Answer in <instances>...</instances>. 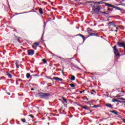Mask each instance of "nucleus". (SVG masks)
Here are the masks:
<instances>
[{"label": "nucleus", "instance_id": "nucleus-29", "mask_svg": "<svg viewBox=\"0 0 125 125\" xmlns=\"http://www.w3.org/2000/svg\"><path fill=\"white\" fill-rule=\"evenodd\" d=\"M21 121L23 123H26V119H21Z\"/></svg>", "mask_w": 125, "mask_h": 125}, {"label": "nucleus", "instance_id": "nucleus-62", "mask_svg": "<svg viewBox=\"0 0 125 125\" xmlns=\"http://www.w3.org/2000/svg\"><path fill=\"white\" fill-rule=\"evenodd\" d=\"M90 31H92V30L90 29Z\"/></svg>", "mask_w": 125, "mask_h": 125}, {"label": "nucleus", "instance_id": "nucleus-61", "mask_svg": "<svg viewBox=\"0 0 125 125\" xmlns=\"http://www.w3.org/2000/svg\"><path fill=\"white\" fill-rule=\"evenodd\" d=\"M115 36H117V34H115Z\"/></svg>", "mask_w": 125, "mask_h": 125}, {"label": "nucleus", "instance_id": "nucleus-49", "mask_svg": "<svg viewBox=\"0 0 125 125\" xmlns=\"http://www.w3.org/2000/svg\"><path fill=\"white\" fill-rule=\"evenodd\" d=\"M91 94H94V92H92L91 93Z\"/></svg>", "mask_w": 125, "mask_h": 125}, {"label": "nucleus", "instance_id": "nucleus-20", "mask_svg": "<svg viewBox=\"0 0 125 125\" xmlns=\"http://www.w3.org/2000/svg\"><path fill=\"white\" fill-rule=\"evenodd\" d=\"M92 36H96L95 33H89V37H91Z\"/></svg>", "mask_w": 125, "mask_h": 125}, {"label": "nucleus", "instance_id": "nucleus-31", "mask_svg": "<svg viewBox=\"0 0 125 125\" xmlns=\"http://www.w3.org/2000/svg\"><path fill=\"white\" fill-rule=\"evenodd\" d=\"M118 99H120V100H123L124 101H125V99L124 98H118Z\"/></svg>", "mask_w": 125, "mask_h": 125}, {"label": "nucleus", "instance_id": "nucleus-30", "mask_svg": "<svg viewBox=\"0 0 125 125\" xmlns=\"http://www.w3.org/2000/svg\"><path fill=\"white\" fill-rule=\"evenodd\" d=\"M98 107H99V105H94L93 106H92V108H98Z\"/></svg>", "mask_w": 125, "mask_h": 125}, {"label": "nucleus", "instance_id": "nucleus-5", "mask_svg": "<svg viewBox=\"0 0 125 125\" xmlns=\"http://www.w3.org/2000/svg\"><path fill=\"white\" fill-rule=\"evenodd\" d=\"M35 54V50L33 49H30L27 50V55H34Z\"/></svg>", "mask_w": 125, "mask_h": 125}, {"label": "nucleus", "instance_id": "nucleus-19", "mask_svg": "<svg viewBox=\"0 0 125 125\" xmlns=\"http://www.w3.org/2000/svg\"><path fill=\"white\" fill-rule=\"evenodd\" d=\"M103 1H101L100 2H95V3H98V4H102V3H104V4H105V2H103Z\"/></svg>", "mask_w": 125, "mask_h": 125}, {"label": "nucleus", "instance_id": "nucleus-21", "mask_svg": "<svg viewBox=\"0 0 125 125\" xmlns=\"http://www.w3.org/2000/svg\"><path fill=\"white\" fill-rule=\"evenodd\" d=\"M31 77V75L30 73L26 74V78L27 79H30V77Z\"/></svg>", "mask_w": 125, "mask_h": 125}, {"label": "nucleus", "instance_id": "nucleus-50", "mask_svg": "<svg viewBox=\"0 0 125 125\" xmlns=\"http://www.w3.org/2000/svg\"><path fill=\"white\" fill-rule=\"evenodd\" d=\"M117 97H121V96H120V95H118L117 96Z\"/></svg>", "mask_w": 125, "mask_h": 125}, {"label": "nucleus", "instance_id": "nucleus-22", "mask_svg": "<svg viewBox=\"0 0 125 125\" xmlns=\"http://www.w3.org/2000/svg\"><path fill=\"white\" fill-rule=\"evenodd\" d=\"M112 102H119V99H113L112 100Z\"/></svg>", "mask_w": 125, "mask_h": 125}, {"label": "nucleus", "instance_id": "nucleus-27", "mask_svg": "<svg viewBox=\"0 0 125 125\" xmlns=\"http://www.w3.org/2000/svg\"><path fill=\"white\" fill-rule=\"evenodd\" d=\"M118 103H121V104H124V103H125V102L121 101L120 100H118Z\"/></svg>", "mask_w": 125, "mask_h": 125}, {"label": "nucleus", "instance_id": "nucleus-33", "mask_svg": "<svg viewBox=\"0 0 125 125\" xmlns=\"http://www.w3.org/2000/svg\"><path fill=\"white\" fill-rule=\"evenodd\" d=\"M107 11H113V8H108L107 9Z\"/></svg>", "mask_w": 125, "mask_h": 125}, {"label": "nucleus", "instance_id": "nucleus-55", "mask_svg": "<svg viewBox=\"0 0 125 125\" xmlns=\"http://www.w3.org/2000/svg\"><path fill=\"white\" fill-rule=\"evenodd\" d=\"M36 55H39V53H36Z\"/></svg>", "mask_w": 125, "mask_h": 125}, {"label": "nucleus", "instance_id": "nucleus-42", "mask_svg": "<svg viewBox=\"0 0 125 125\" xmlns=\"http://www.w3.org/2000/svg\"><path fill=\"white\" fill-rule=\"evenodd\" d=\"M70 109H73V110H75V107H70Z\"/></svg>", "mask_w": 125, "mask_h": 125}, {"label": "nucleus", "instance_id": "nucleus-52", "mask_svg": "<svg viewBox=\"0 0 125 125\" xmlns=\"http://www.w3.org/2000/svg\"><path fill=\"white\" fill-rule=\"evenodd\" d=\"M124 50L125 51V46L124 47Z\"/></svg>", "mask_w": 125, "mask_h": 125}, {"label": "nucleus", "instance_id": "nucleus-36", "mask_svg": "<svg viewBox=\"0 0 125 125\" xmlns=\"http://www.w3.org/2000/svg\"><path fill=\"white\" fill-rule=\"evenodd\" d=\"M32 76L33 77H39V76H40V75H39L38 74H35V75H32Z\"/></svg>", "mask_w": 125, "mask_h": 125}, {"label": "nucleus", "instance_id": "nucleus-60", "mask_svg": "<svg viewBox=\"0 0 125 125\" xmlns=\"http://www.w3.org/2000/svg\"><path fill=\"white\" fill-rule=\"evenodd\" d=\"M46 88H47V89H48V87H47Z\"/></svg>", "mask_w": 125, "mask_h": 125}, {"label": "nucleus", "instance_id": "nucleus-13", "mask_svg": "<svg viewBox=\"0 0 125 125\" xmlns=\"http://www.w3.org/2000/svg\"><path fill=\"white\" fill-rule=\"evenodd\" d=\"M39 45H40V43H39L38 42H35V43H33L32 47H37V46H39Z\"/></svg>", "mask_w": 125, "mask_h": 125}, {"label": "nucleus", "instance_id": "nucleus-24", "mask_svg": "<svg viewBox=\"0 0 125 125\" xmlns=\"http://www.w3.org/2000/svg\"><path fill=\"white\" fill-rule=\"evenodd\" d=\"M69 85L71 87H75L76 85L74 83L69 84Z\"/></svg>", "mask_w": 125, "mask_h": 125}, {"label": "nucleus", "instance_id": "nucleus-3", "mask_svg": "<svg viewBox=\"0 0 125 125\" xmlns=\"http://www.w3.org/2000/svg\"><path fill=\"white\" fill-rule=\"evenodd\" d=\"M112 48H113L115 55L118 57H121V54L119 53V50L117 49V45H114Z\"/></svg>", "mask_w": 125, "mask_h": 125}, {"label": "nucleus", "instance_id": "nucleus-34", "mask_svg": "<svg viewBox=\"0 0 125 125\" xmlns=\"http://www.w3.org/2000/svg\"><path fill=\"white\" fill-rule=\"evenodd\" d=\"M15 37L17 39L18 41H19V40L21 39V37H17L16 36H15Z\"/></svg>", "mask_w": 125, "mask_h": 125}, {"label": "nucleus", "instance_id": "nucleus-18", "mask_svg": "<svg viewBox=\"0 0 125 125\" xmlns=\"http://www.w3.org/2000/svg\"><path fill=\"white\" fill-rule=\"evenodd\" d=\"M75 80H76V77L74 76H72L70 78V80L75 81Z\"/></svg>", "mask_w": 125, "mask_h": 125}, {"label": "nucleus", "instance_id": "nucleus-45", "mask_svg": "<svg viewBox=\"0 0 125 125\" xmlns=\"http://www.w3.org/2000/svg\"><path fill=\"white\" fill-rule=\"evenodd\" d=\"M83 92H84V90H83V91H80V93H83Z\"/></svg>", "mask_w": 125, "mask_h": 125}, {"label": "nucleus", "instance_id": "nucleus-9", "mask_svg": "<svg viewBox=\"0 0 125 125\" xmlns=\"http://www.w3.org/2000/svg\"><path fill=\"white\" fill-rule=\"evenodd\" d=\"M104 106H106V107H108V108H110V109H112L113 108V105H112V104L106 103L104 104Z\"/></svg>", "mask_w": 125, "mask_h": 125}, {"label": "nucleus", "instance_id": "nucleus-12", "mask_svg": "<svg viewBox=\"0 0 125 125\" xmlns=\"http://www.w3.org/2000/svg\"><path fill=\"white\" fill-rule=\"evenodd\" d=\"M77 36H79V37H81L83 39V42H84L85 41V37H84V36H83V34H78Z\"/></svg>", "mask_w": 125, "mask_h": 125}, {"label": "nucleus", "instance_id": "nucleus-32", "mask_svg": "<svg viewBox=\"0 0 125 125\" xmlns=\"http://www.w3.org/2000/svg\"><path fill=\"white\" fill-rule=\"evenodd\" d=\"M42 3H44V4L45 5H46V4H47V2H44V1H42Z\"/></svg>", "mask_w": 125, "mask_h": 125}, {"label": "nucleus", "instance_id": "nucleus-23", "mask_svg": "<svg viewBox=\"0 0 125 125\" xmlns=\"http://www.w3.org/2000/svg\"><path fill=\"white\" fill-rule=\"evenodd\" d=\"M42 62H43V63H44V64H46V63H47V62L45 59H42Z\"/></svg>", "mask_w": 125, "mask_h": 125}, {"label": "nucleus", "instance_id": "nucleus-16", "mask_svg": "<svg viewBox=\"0 0 125 125\" xmlns=\"http://www.w3.org/2000/svg\"><path fill=\"white\" fill-rule=\"evenodd\" d=\"M39 11L40 14H43V12L42 11V8H39Z\"/></svg>", "mask_w": 125, "mask_h": 125}, {"label": "nucleus", "instance_id": "nucleus-39", "mask_svg": "<svg viewBox=\"0 0 125 125\" xmlns=\"http://www.w3.org/2000/svg\"><path fill=\"white\" fill-rule=\"evenodd\" d=\"M18 14H16L15 15H13V16L11 17V18H12L14 17V16H15V15H18Z\"/></svg>", "mask_w": 125, "mask_h": 125}, {"label": "nucleus", "instance_id": "nucleus-11", "mask_svg": "<svg viewBox=\"0 0 125 125\" xmlns=\"http://www.w3.org/2000/svg\"><path fill=\"white\" fill-rule=\"evenodd\" d=\"M77 36H79V37H81L83 39V42H84L85 41V37H84V36H83V34H78Z\"/></svg>", "mask_w": 125, "mask_h": 125}, {"label": "nucleus", "instance_id": "nucleus-25", "mask_svg": "<svg viewBox=\"0 0 125 125\" xmlns=\"http://www.w3.org/2000/svg\"><path fill=\"white\" fill-rule=\"evenodd\" d=\"M82 108L83 109H85V110H89V109L87 108V107L85 106H82Z\"/></svg>", "mask_w": 125, "mask_h": 125}, {"label": "nucleus", "instance_id": "nucleus-58", "mask_svg": "<svg viewBox=\"0 0 125 125\" xmlns=\"http://www.w3.org/2000/svg\"><path fill=\"white\" fill-rule=\"evenodd\" d=\"M30 72H31V73H33V71H30Z\"/></svg>", "mask_w": 125, "mask_h": 125}, {"label": "nucleus", "instance_id": "nucleus-8", "mask_svg": "<svg viewBox=\"0 0 125 125\" xmlns=\"http://www.w3.org/2000/svg\"><path fill=\"white\" fill-rule=\"evenodd\" d=\"M109 112H110V113H112V114H115V115H116V116H119V114L118 113V111H116V110H109Z\"/></svg>", "mask_w": 125, "mask_h": 125}, {"label": "nucleus", "instance_id": "nucleus-53", "mask_svg": "<svg viewBox=\"0 0 125 125\" xmlns=\"http://www.w3.org/2000/svg\"><path fill=\"white\" fill-rule=\"evenodd\" d=\"M47 125H50V123H47Z\"/></svg>", "mask_w": 125, "mask_h": 125}, {"label": "nucleus", "instance_id": "nucleus-1", "mask_svg": "<svg viewBox=\"0 0 125 125\" xmlns=\"http://www.w3.org/2000/svg\"><path fill=\"white\" fill-rule=\"evenodd\" d=\"M95 4H96V3L95 2L92 1H91V3L89 4L90 6H92V10L94 11H95L96 13L98 14L100 12V10L101 9V6L99 5L96 7H95Z\"/></svg>", "mask_w": 125, "mask_h": 125}, {"label": "nucleus", "instance_id": "nucleus-44", "mask_svg": "<svg viewBox=\"0 0 125 125\" xmlns=\"http://www.w3.org/2000/svg\"><path fill=\"white\" fill-rule=\"evenodd\" d=\"M91 91H92V92H95V90H92Z\"/></svg>", "mask_w": 125, "mask_h": 125}, {"label": "nucleus", "instance_id": "nucleus-41", "mask_svg": "<svg viewBox=\"0 0 125 125\" xmlns=\"http://www.w3.org/2000/svg\"><path fill=\"white\" fill-rule=\"evenodd\" d=\"M122 120L123 121L124 123H125V118H123V119H122Z\"/></svg>", "mask_w": 125, "mask_h": 125}, {"label": "nucleus", "instance_id": "nucleus-40", "mask_svg": "<svg viewBox=\"0 0 125 125\" xmlns=\"http://www.w3.org/2000/svg\"><path fill=\"white\" fill-rule=\"evenodd\" d=\"M112 26H113V27H116V25L115 24L112 23Z\"/></svg>", "mask_w": 125, "mask_h": 125}, {"label": "nucleus", "instance_id": "nucleus-54", "mask_svg": "<svg viewBox=\"0 0 125 125\" xmlns=\"http://www.w3.org/2000/svg\"><path fill=\"white\" fill-rule=\"evenodd\" d=\"M51 4H53V2H51Z\"/></svg>", "mask_w": 125, "mask_h": 125}, {"label": "nucleus", "instance_id": "nucleus-35", "mask_svg": "<svg viewBox=\"0 0 125 125\" xmlns=\"http://www.w3.org/2000/svg\"><path fill=\"white\" fill-rule=\"evenodd\" d=\"M16 68L19 69V64H18V63H16Z\"/></svg>", "mask_w": 125, "mask_h": 125}, {"label": "nucleus", "instance_id": "nucleus-17", "mask_svg": "<svg viewBox=\"0 0 125 125\" xmlns=\"http://www.w3.org/2000/svg\"><path fill=\"white\" fill-rule=\"evenodd\" d=\"M124 0H122L120 1L119 4H116V5H125V4H121L122 3V2H124Z\"/></svg>", "mask_w": 125, "mask_h": 125}, {"label": "nucleus", "instance_id": "nucleus-63", "mask_svg": "<svg viewBox=\"0 0 125 125\" xmlns=\"http://www.w3.org/2000/svg\"><path fill=\"white\" fill-rule=\"evenodd\" d=\"M62 73H63V74H64V72L62 71Z\"/></svg>", "mask_w": 125, "mask_h": 125}, {"label": "nucleus", "instance_id": "nucleus-37", "mask_svg": "<svg viewBox=\"0 0 125 125\" xmlns=\"http://www.w3.org/2000/svg\"><path fill=\"white\" fill-rule=\"evenodd\" d=\"M29 117H31V118H32V119H34V118H35V116H34L31 114L29 115Z\"/></svg>", "mask_w": 125, "mask_h": 125}, {"label": "nucleus", "instance_id": "nucleus-4", "mask_svg": "<svg viewBox=\"0 0 125 125\" xmlns=\"http://www.w3.org/2000/svg\"><path fill=\"white\" fill-rule=\"evenodd\" d=\"M91 1H87L86 2H78L77 4V5H81V4H83V5H89L90 4Z\"/></svg>", "mask_w": 125, "mask_h": 125}, {"label": "nucleus", "instance_id": "nucleus-46", "mask_svg": "<svg viewBox=\"0 0 125 125\" xmlns=\"http://www.w3.org/2000/svg\"><path fill=\"white\" fill-rule=\"evenodd\" d=\"M51 85H52L51 84L49 85V83H48V86H51Z\"/></svg>", "mask_w": 125, "mask_h": 125}, {"label": "nucleus", "instance_id": "nucleus-43", "mask_svg": "<svg viewBox=\"0 0 125 125\" xmlns=\"http://www.w3.org/2000/svg\"><path fill=\"white\" fill-rule=\"evenodd\" d=\"M7 95H10V93L9 92H7Z\"/></svg>", "mask_w": 125, "mask_h": 125}, {"label": "nucleus", "instance_id": "nucleus-14", "mask_svg": "<svg viewBox=\"0 0 125 125\" xmlns=\"http://www.w3.org/2000/svg\"><path fill=\"white\" fill-rule=\"evenodd\" d=\"M115 8V9L117 10H120L121 11H123V10H124V9H122V8H120L119 7H116L115 6V8Z\"/></svg>", "mask_w": 125, "mask_h": 125}, {"label": "nucleus", "instance_id": "nucleus-59", "mask_svg": "<svg viewBox=\"0 0 125 125\" xmlns=\"http://www.w3.org/2000/svg\"><path fill=\"white\" fill-rule=\"evenodd\" d=\"M115 32H118V30H116Z\"/></svg>", "mask_w": 125, "mask_h": 125}, {"label": "nucleus", "instance_id": "nucleus-64", "mask_svg": "<svg viewBox=\"0 0 125 125\" xmlns=\"http://www.w3.org/2000/svg\"><path fill=\"white\" fill-rule=\"evenodd\" d=\"M88 31L89 32V30H88Z\"/></svg>", "mask_w": 125, "mask_h": 125}, {"label": "nucleus", "instance_id": "nucleus-51", "mask_svg": "<svg viewBox=\"0 0 125 125\" xmlns=\"http://www.w3.org/2000/svg\"><path fill=\"white\" fill-rule=\"evenodd\" d=\"M86 99L87 100V101H88V98H86Z\"/></svg>", "mask_w": 125, "mask_h": 125}, {"label": "nucleus", "instance_id": "nucleus-28", "mask_svg": "<svg viewBox=\"0 0 125 125\" xmlns=\"http://www.w3.org/2000/svg\"><path fill=\"white\" fill-rule=\"evenodd\" d=\"M112 24H113V21L109 22L108 23V26H112Z\"/></svg>", "mask_w": 125, "mask_h": 125}, {"label": "nucleus", "instance_id": "nucleus-56", "mask_svg": "<svg viewBox=\"0 0 125 125\" xmlns=\"http://www.w3.org/2000/svg\"><path fill=\"white\" fill-rule=\"evenodd\" d=\"M123 55H125V53H124L123 54Z\"/></svg>", "mask_w": 125, "mask_h": 125}, {"label": "nucleus", "instance_id": "nucleus-10", "mask_svg": "<svg viewBox=\"0 0 125 125\" xmlns=\"http://www.w3.org/2000/svg\"><path fill=\"white\" fill-rule=\"evenodd\" d=\"M53 80H55V81H59L60 82H62L63 81V79L56 77H53Z\"/></svg>", "mask_w": 125, "mask_h": 125}, {"label": "nucleus", "instance_id": "nucleus-7", "mask_svg": "<svg viewBox=\"0 0 125 125\" xmlns=\"http://www.w3.org/2000/svg\"><path fill=\"white\" fill-rule=\"evenodd\" d=\"M104 4L106 6H107L108 7H112L113 8H115V5H113L110 3L105 2Z\"/></svg>", "mask_w": 125, "mask_h": 125}, {"label": "nucleus", "instance_id": "nucleus-48", "mask_svg": "<svg viewBox=\"0 0 125 125\" xmlns=\"http://www.w3.org/2000/svg\"><path fill=\"white\" fill-rule=\"evenodd\" d=\"M31 90H32V91L35 90V89H34V88H31Z\"/></svg>", "mask_w": 125, "mask_h": 125}, {"label": "nucleus", "instance_id": "nucleus-2", "mask_svg": "<svg viewBox=\"0 0 125 125\" xmlns=\"http://www.w3.org/2000/svg\"><path fill=\"white\" fill-rule=\"evenodd\" d=\"M39 97L42 98V99H48L49 97L51 96V94L49 93H46L42 92H40L38 94Z\"/></svg>", "mask_w": 125, "mask_h": 125}, {"label": "nucleus", "instance_id": "nucleus-26", "mask_svg": "<svg viewBox=\"0 0 125 125\" xmlns=\"http://www.w3.org/2000/svg\"><path fill=\"white\" fill-rule=\"evenodd\" d=\"M62 100H64L65 101V103H67V99H66L64 97H62Z\"/></svg>", "mask_w": 125, "mask_h": 125}, {"label": "nucleus", "instance_id": "nucleus-38", "mask_svg": "<svg viewBox=\"0 0 125 125\" xmlns=\"http://www.w3.org/2000/svg\"><path fill=\"white\" fill-rule=\"evenodd\" d=\"M101 13H103V14H107V15H108V14H109L105 12H101Z\"/></svg>", "mask_w": 125, "mask_h": 125}, {"label": "nucleus", "instance_id": "nucleus-6", "mask_svg": "<svg viewBox=\"0 0 125 125\" xmlns=\"http://www.w3.org/2000/svg\"><path fill=\"white\" fill-rule=\"evenodd\" d=\"M117 44L119 46V47H124V46H125V43L124 42H117Z\"/></svg>", "mask_w": 125, "mask_h": 125}, {"label": "nucleus", "instance_id": "nucleus-57", "mask_svg": "<svg viewBox=\"0 0 125 125\" xmlns=\"http://www.w3.org/2000/svg\"><path fill=\"white\" fill-rule=\"evenodd\" d=\"M87 103H90V102H88Z\"/></svg>", "mask_w": 125, "mask_h": 125}, {"label": "nucleus", "instance_id": "nucleus-47", "mask_svg": "<svg viewBox=\"0 0 125 125\" xmlns=\"http://www.w3.org/2000/svg\"><path fill=\"white\" fill-rule=\"evenodd\" d=\"M37 123H39V122H38V121H35V122H34V124H37Z\"/></svg>", "mask_w": 125, "mask_h": 125}, {"label": "nucleus", "instance_id": "nucleus-15", "mask_svg": "<svg viewBox=\"0 0 125 125\" xmlns=\"http://www.w3.org/2000/svg\"><path fill=\"white\" fill-rule=\"evenodd\" d=\"M6 75L7 76H8V78H9V79H11L12 78V75L8 72H7L6 73Z\"/></svg>", "mask_w": 125, "mask_h": 125}]
</instances>
